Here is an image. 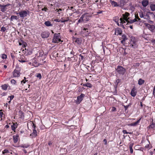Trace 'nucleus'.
Returning a JSON list of instances; mask_svg holds the SVG:
<instances>
[{"instance_id": "nucleus-1", "label": "nucleus", "mask_w": 155, "mask_h": 155, "mask_svg": "<svg viewBox=\"0 0 155 155\" xmlns=\"http://www.w3.org/2000/svg\"><path fill=\"white\" fill-rule=\"evenodd\" d=\"M129 15L130 14L128 12H126L124 14H123L122 15L123 18H120V25L119 24V23L118 22L117 23V25L118 26H120L124 28L123 24L124 23H125V21H126L127 22H128V19H129V18H127Z\"/></svg>"}, {"instance_id": "nucleus-2", "label": "nucleus", "mask_w": 155, "mask_h": 155, "mask_svg": "<svg viewBox=\"0 0 155 155\" xmlns=\"http://www.w3.org/2000/svg\"><path fill=\"white\" fill-rule=\"evenodd\" d=\"M60 38V33H55L53 38V42L54 43H58L61 41L63 42L62 41H61Z\"/></svg>"}, {"instance_id": "nucleus-3", "label": "nucleus", "mask_w": 155, "mask_h": 155, "mask_svg": "<svg viewBox=\"0 0 155 155\" xmlns=\"http://www.w3.org/2000/svg\"><path fill=\"white\" fill-rule=\"evenodd\" d=\"M146 28L148 29L151 32L153 33L155 31V25H154L148 24L147 23L144 24Z\"/></svg>"}, {"instance_id": "nucleus-4", "label": "nucleus", "mask_w": 155, "mask_h": 155, "mask_svg": "<svg viewBox=\"0 0 155 155\" xmlns=\"http://www.w3.org/2000/svg\"><path fill=\"white\" fill-rule=\"evenodd\" d=\"M116 71L119 74H124L125 71V69L120 66H117Z\"/></svg>"}, {"instance_id": "nucleus-5", "label": "nucleus", "mask_w": 155, "mask_h": 155, "mask_svg": "<svg viewBox=\"0 0 155 155\" xmlns=\"http://www.w3.org/2000/svg\"><path fill=\"white\" fill-rule=\"evenodd\" d=\"M28 13H29V11L28 10H22L19 12V13H17V14H19L20 17L23 18L24 17L27 16Z\"/></svg>"}, {"instance_id": "nucleus-6", "label": "nucleus", "mask_w": 155, "mask_h": 155, "mask_svg": "<svg viewBox=\"0 0 155 155\" xmlns=\"http://www.w3.org/2000/svg\"><path fill=\"white\" fill-rule=\"evenodd\" d=\"M32 128H33V132L30 134V136H32V137H35L37 136V131L35 130L36 126L35 124L32 123L31 124Z\"/></svg>"}, {"instance_id": "nucleus-7", "label": "nucleus", "mask_w": 155, "mask_h": 155, "mask_svg": "<svg viewBox=\"0 0 155 155\" xmlns=\"http://www.w3.org/2000/svg\"><path fill=\"white\" fill-rule=\"evenodd\" d=\"M11 5L10 4H8L5 5H0V8H1V11L2 12H4L6 11L7 9V7L8 6Z\"/></svg>"}, {"instance_id": "nucleus-8", "label": "nucleus", "mask_w": 155, "mask_h": 155, "mask_svg": "<svg viewBox=\"0 0 155 155\" xmlns=\"http://www.w3.org/2000/svg\"><path fill=\"white\" fill-rule=\"evenodd\" d=\"M50 33L48 31H46L42 32L41 35L43 38H47L49 36Z\"/></svg>"}, {"instance_id": "nucleus-9", "label": "nucleus", "mask_w": 155, "mask_h": 155, "mask_svg": "<svg viewBox=\"0 0 155 155\" xmlns=\"http://www.w3.org/2000/svg\"><path fill=\"white\" fill-rule=\"evenodd\" d=\"M84 94H81L80 96L77 97V103L79 104L81 102V101L83 100V98L84 96Z\"/></svg>"}, {"instance_id": "nucleus-10", "label": "nucleus", "mask_w": 155, "mask_h": 155, "mask_svg": "<svg viewBox=\"0 0 155 155\" xmlns=\"http://www.w3.org/2000/svg\"><path fill=\"white\" fill-rule=\"evenodd\" d=\"M122 31L120 28H117L115 29V34L116 35H120L122 34Z\"/></svg>"}, {"instance_id": "nucleus-11", "label": "nucleus", "mask_w": 155, "mask_h": 155, "mask_svg": "<svg viewBox=\"0 0 155 155\" xmlns=\"http://www.w3.org/2000/svg\"><path fill=\"white\" fill-rule=\"evenodd\" d=\"M136 89L135 88V87H134L132 88L130 94L132 96L134 97L136 95Z\"/></svg>"}, {"instance_id": "nucleus-12", "label": "nucleus", "mask_w": 155, "mask_h": 155, "mask_svg": "<svg viewBox=\"0 0 155 155\" xmlns=\"http://www.w3.org/2000/svg\"><path fill=\"white\" fill-rule=\"evenodd\" d=\"M13 75L14 77H18L20 76V72L19 71L15 70L13 71Z\"/></svg>"}, {"instance_id": "nucleus-13", "label": "nucleus", "mask_w": 155, "mask_h": 155, "mask_svg": "<svg viewBox=\"0 0 155 155\" xmlns=\"http://www.w3.org/2000/svg\"><path fill=\"white\" fill-rule=\"evenodd\" d=\"M26 59H25V57L22 55L21 56L20 58L19 59L18 61L21 62H25L27 61Z\"/></svg>"}, {"instance_id": "nucleus-14", "label": "nucleus", "mask_w": 155, "mask_h": 155, "mask_svg": "<svg viewBox=\"0 0 155 155\" xmlns=\"http://www.w3.org/2000/svg\"><path fill=\"white\" fill-rule=\"evenodd\" d=\"M140 120L141 118L138 120L135 123L130 124L129 125L131 126H135L140 122Z\"/></svg>"}, {"instance_id": "nucleus-15", "label": "nucleus", "mask_w": 155, "mask_h": 155, "mask_svg": "<svg viewBox=\"0 0 155 155\" xmlns=\"http://www.w3.org/2000/svg\"><path fill=\"white\" fill-rule=\"evenodd\" d=\"M142 5L143 7H146L148 4V1L147 0H144L142 2Z\"/></svg>"}, {"instance_id": "nucleus-16", "label": "nucleus", "mask_w": 155, "mask_h": 155, "mask_svg": "<svg viewBox=\"0 0 155 155\" xmlns=\"http://www.w3.org/2000/svg\"><path fill=\"white\" fill-rule=\"evenodd\" d=\"M129 0H120V5L121 6H123L125 4L127 3Z\"/></svg>"}, {"instance_id": "nucleus-17", "label": "nucleus", "mask_w": 155, "mask_h": 155, "mask_svg": "<svg viewBox=\"0 0 155 155\" xmlns=\"http://www.w3.org/2000/svg\"><path fill=\"white\" fill-rule=\"evenodd\" d=\"M75 42L78 45H81V44L82 40L78 38H75Z\"/></svg>"}, {"instance_id": "nucleus-18", "label": "nucleus", "mask_w": 155, "mask_h": 155, "mask_svg": "<svg viewBox=\"0 0 155 155\" xmlns=\"http://www.w3.org/2000/svg\"><path fill=\"white\" fill-rule=\"evenodd\" d=\"M110 2L111 3V5L114 6H119V5H118L117 4V2L113 1L110 0Z\"/></svg>"}, {"instance_id": "nucleus-19", "label": "nucleus", "mask_w": 155, "mask_h": 155, "mask_svg": "<svg viewBox=\"0 0 155 155\" xmlns=\"http://www.w3.org/2000/svg\"><path fill=\"white\" fill-rule=\"evenodd\" d=\"M147 16L149 19H150V17L153 19H155V15L153 12H150V16L148 15Z\"/></svg>"}, {"instance_id": "nucleus-20", "label": "nucleus", "mask_w": 155, "mask_h": 155, "mask_svg": "<svg viewBox=\"0 0 155 155\" xmlns=\"http://www.w3.org/2000/svg\"><path fill=\"white\" fill-rule=\"evenodd\" d=\"M137 20L136 17V18L133 19L132 20H130L129 21L128 20V22H127V25L128 23H134L136 21H137Z\"/></svg>"}, {"instance_id": "nucleus-21", "label": "nucleus", "mask_w": 155, "mask_h": 155, "mask_svg": "<svg viewBox=\"0 0 155 155\" xmlns=\"http://www.w3.org/2000/svg\"><path fill=\"white\" fill-rule=\"evenodd\" d=\"M45 25L47 26H52V24H51V22L49 21H47L45 22Z\"/></svg>"}, {"instance_id": "nucleus-22", "label": "nucleus", "mask_w": 155, "mask_h": 155, "mask_svg": "<svg viewBox=\"0 0 155 155\" xmlns=\"http://www.w3.org/2000/svg\"><path fill=\"white\" fill-rule=\"evenodd\" d=\"M18 19V17L17 16L15 15H12L10 18V20L11 21H13L14 19H15L16 20H17Z\"/></svg>"}, {"instance_id": "nucleus-23", "label": "nucleus", "mask_w": 155, "mask_h": 155, "mask_svg": "<svg viewBox=\"0 0 155 155\" xmlns=\"http://www.w3.org/2000/svg\"><path fill=\"white\" fill-rule=\"evenodd\" d=\"M84 15H83L81 16L80 17L79 19L78 20V23L77 24H78V23H80L82 21H84Z\"/></svg>"}, {"instance_id": "nucleus-24", "label": "nucleus", "mask_w": 155, "mask_h": 155, "mask_svg": "<svg viewBox=\"0 0 155 155\" xmlns=\"http://www.w3.org/2000/svg\"><path fill=\"white\" fill-rule=\"evenodd\" d=\"M83 86L91 88L92 87V85L90 83H87L86 84H83Z\"/></svg>"}, {"instance_id": "nucleus-25", "label": "nucleus", "mask_w": 155, "mask_h": 155, "mask_svg": "<svg viewBox=\"0 0 155 155\" xmlns=\"http://www.w3.org/2000/svg\"><path fill=\"white\" fill-rule=\"evenodd\" d=\"M18 135L13 136V140L15 143H16L18 141Z\"/></svg>"}, {"instance_id": "nucleus-26", "label": "nucleus", "mask_w": 155, "mask_h": 155, "mask_svg": "<svg viewBox=\"0 0 155 155\" xmlns=\"http://www.w3.org/2000/svg\"><path fill=\"white\" fill-rule=\"evenodd\" d=\"M84 15V21H88L89 19L88 16L86 14H83Z\"/></svg>"}, {"instance_id": "nucleus-27", "label": "nucleus", "mask_w": 155, "mask_h": 155, "mask_svg": "<svg viewBox=\"0 0 155 155\" xmlns=\"http://www.w3.org/2000/svg\"><path fill=\"white\" fill-rule=\"evenodd\" d=\"M148 127L149 128L155 129V123H152V124L150 125H149Z\"/></svg>"}, {"instance_id": "nucleus-28", "label": "nucleus", "mask_w": 155, "mask_h": 155, "mask_svg": "<svg viewBox=\"0 0 155 155\" xmlns=\"http://www.w3.org/2000/svg\"><path fill=\"white\" fill-rule=\"evenodd\" d=\"M144 82V81L142 80L141 78L138 81V84L139 85H142V84H143Z\"/></svg>"}, {"instance_id": "nucleus-29", "label": "nucleus", "mask_w": 155, "mask_h": 155, "mask_svg": "<svg viewBox=\"0 0 155 155\" xmlns=\"http://www.w3.org/2000/svg\"><path fill=\"white\" fill-rule=\"evenodd\" d=\"M120 82V79H118L116 81L115 83V84L116 85L115 87H114L115 88V91L116 92V88L117 86L118 85V84Z\"/></svg>"}, {"instance_id": "nucleus-30", "label": "nucleus", "mask_w": 155, "mask_h": 155, "mask_svg": "<svg viewBox=\"0 0 155 155\" xmlns=\"http://www.w3.org/2000/svg\"><path fill=\"white\" fill-rule=\"evenodd\" d=\"M133 146V143H131L130 144L129 148H130V152L131 153H132L133 152V150L132 148Z\"/></svg>"}, {"instance_id": "nucleus-31", "label": "nucleus", "mask_w": 155, "mask_h": 155, "mask_svg": "<svg viewBox=\"0 0 155 155\" xmlns=\"http://www.w3.org/2000/svg\"><path fill=\"white\" fill-rule=\"evenodd\" d=\"M150 8L151 10L152 11H154L155 10V5L151 4L150 6Z\"/></svg>"}, {"instance_id": "nucleus-32", "label": "nucleus", "mask_w": 155, "mask_h": 155, "mask_svg": "<svg viewBox=\"0 0 155 155\" xmlns=\"http://www.w3.org/2000/svg\"><path fill=\"white\" fill-rule=\"evenodd\" d=\"M2 88L4 90H6L7 89L8 86L7 84H5L4 85H2Z\"/></svg>"}, {"instance_id": "nucleus-33", "label": "nucleus", "mask_w": 155, "mask_h": 155, "mask_svg": "<svg viewBox=\"0 0 155 155\" xmlns=\"http://www.w3.org/2000/svg\"><path fill=\"white\" fill-rule=\"evenodd\" d=\"M139 15L140 17L141 18H146L145 17H144V15L142 12H140L139 13Z\"/></svg>"}, {"instance_id": "nucleus-34", "label": "nucleus", "mask_w": 155, "mask_h": 155, "mask_svg": "<svg viewBox=\"0 0 155 155\" xmlns=\"http://www.w3.org/2000/svg\"><path fill=\"white\" fill-rule=\"evenodd\" d=\"M122 38L123 39V40H124L125 41L127 40V38L126 36L125 35H123L122 36Z\"/></svg>"}, {"instance_id": "nucleus-35", "label": "nucleus", "mask_w": 155, "mask_h": 155, "mask_svg": "<svg viewBox=\"0 0 155 155\" xmlns=\"http://www.w3.org/2000/svg\"><path fill=\"white\" fill-rule=\"evenodd\" d=\"M110 110L111 111H112V112L115 111H116V108H115L114 107H111L110 108Z\"/></svg>"}, {"instance_id": "nucleus-36", "label": "nucleus", "mask_w": 155, "mask_h": 155, "mask_svg": "<svg viewBox=\"0 0 155 155\" xmlns=\"http://www.w3.org/2000/svg\"><path fill=\"white\" fill-rule=\"evenodd\" d=\"M11 128L12 129V130L15 132V130L16 129V127H15L14 125H11Z\"/></svg>"}, {"instance_id": "nucleus-37", "label": "nucleus", "mask_w": 155, "mask_h": 155, "mask_svg": "<svg viewBox=\"0 0 155 155\" xmlns=\"http://www.w3.org/2000/svg\"><path fill=\"white\" fill-rule=\"evenodd\" d=\"M37 77L39 79H41V74L38 73L37 75Z\"/></svg>"}, {"instance_id": "nucleus-38", "label": "nucleus", "mask_w": 155, "mask_h": 155, "mask_svg": "<svg viewBox=\"0 0 155 155\" xmlns=\"http://www.w3.org/2000/svg\"><path fill=\"white\" fill-rule=\"evenodd\" d=\"M16 82V81L15 80H14V79H12L11 81V83L12 84H14V85H15V84Z\"/></svg>"}, {"instance_id": "nucleus-39", "label": "nucleus", "mask_w": 155, "mask_h": 155, "mask_svg": "<svg viewBox=\"0 0 155 155\" xmlns=\"http://www.w3.org/2000/svg\"><path fill=\"white\" fill-rule=\"evenodd\" d=\"M9 152L8 150L7 149H5L2 151L3 154H5Z\"/></svg>"}, {"instance_id": "nucleus-40", "label": "nucleus", "mask_w": 155, "mask_h": 155, "mask_svg": "<svg viewBox=\"0 0 155 155\" xmlns=\"http://www.w3.org/2000/svg\"><path fill=\"white\" fill-rule=\"evenodd\" d=\"M148 24H150V25H153V24L154 23L153 21L150 20H148Z\"/></svg>"}, {"instance_id": "nucleus-41", "label": "nucleus", "mask_w": 155, "mask_h": 155, "mask_svg": "<svg viewBox=\"0 0 155 155\" xmlns=\"http://www.w3.org/2000/svg\"><path fill=\"white\" fill-rule=\"evenodd\" d=\"M2 59H5L7 58V55L4 54H2Z\"/></svg>"}, {"instance_id": "nucleus-42", "label": "nucleus", "mask_w": 155, "mask_h": 155, "mask_svg": "<svg viewBox=\"0 0 155 155\" xmlns=\"http://www.w3.org/2000/svg\"><path fill=\"white\" fill-rule=\"evenodd\" d=\"M6 28L4 27H2L1 28V31H2L4 32Z\"/></svg>"}, {"instance_id": "nucleus-43", "label": "nucleus", "mask_w": 155, "mask_h": 155, "mask_svg": "<svg viewBox=\"0 0 155 155\" xmlns=\"http://www.w3.org/2000/svg\"><path fill=\"white\" fill-rule=\"evenodd\" d=\"M61 22L62 23L66 21H67L68 20H66L65 19H61L60 20Z\"/></svg>"}, {"instance_id": "nucleus-44", "label": "nucleus", "mask_w": 155, "mask_h": 155, "mask_svg": "<svg viewBox=\"0 0 155 155\" xmlns=\"http://www.w3.org/2000/svg\"><path fill=\"white\" fill-rule=\"evenodd\" d=\"M129 105H126V106H125V105L124 106V107L125 110H127L128 109V108L129 107Z\"/></svg>"}, {"instance_id": "nucleus-45", "label": "nucleus", "mask_w": 155, "mask_h": 155, "mask_svg": "<svg viewBox=\"0 0 155 155\" xmlns=\"http://www.w3.org/2000/svg\"><path fill=\"white\" fill-rule=\"evenodd\" d=\"M21 147L24 148H27L28 147V145H22Z\"/></svg>"}, {"instance_id": "nucleus-46", "label": "nucleus", "mask_w": 155, "mask_h": 155, "mask_svg": "<svg viewBox=\"0 0 155 155\" xmlns=\"http://www.w3.org/2000/svg\"><path fill=\"white\" fill-rule=\"evenodd\" d=\"M14 95H12L9 97H10V101L13 99V98H14Z\"/></svg>"}, {"instance_id": "nucleus-47", "label": "nucleus", "mask_w": 155, "mask_h": 155, "mask_svg": "<svg viewBox=\"0 0 155 155\" xmlns=\"http://www.w3.org/2000/svg\"><path fill=\"white\" fill-rule=\"evenodd\" d=\"M25 79H26L24 77V79L21 81V84H22V82H23L24 83H25V82L27 81H26V80H25Z\"/></svg>"}, {"instance_id": "nucleus-48", "label": "nucleus", "mask_w": 155, "mask_h": 155, "mask_svg": "<svg viewBox=\"0 0 155 155\" xmlns=\"http://www.w3.org/2000/svg\"><path fill=\"white\" fill-rule=\"evenodd\" d=\"M19 114H21V116H22V115L24 116V115H23L24 113L22 111L20 110L19 111Z\"/></svg>"}, {"instance_id": "nucleus-49", "label": "nucleus", "mask_w": 155, "mask_h": 155, "mask_svg": "<svg viewBox=\"0 0 155 155\" xmlns=\"http://www.w3.org/2000/svg\"><path fill=\"white\" fill-rule=\"evenodd\" d=\"M123 133L124 134H128V132H127L126 130H124L123 131Z\"/></svg>"}, {"instance_id": "nucleus-50", "label": "nucleus", "mask_w": 155, "mask_h": 155, "mask_svg": "<svg viewBox=\"0 0 155 155\" xmlns=\"http://www.w3.org/2000/svg\"><path fill=\"white\" fill-rule=\"evenodd\" d=\"M79 56L81 57V59L83 60L84 58L83 56H82L81 54H80Z\"/></svg>"}, {"instance_id": "nucleus-51", "label": "nucleus", "mask_w": 155, "mask_h": 155, "mask_svg": "<svg viewBox=\"0 0 155 155\" xmlns=\"http://www.w3.org/2000/svg\"><path fill=\"white\" fill-rule=\"evenodd\" d=\"M69 56H70V57H68V60H69L70 61V60H71V58H72L73 57V56L70 55Z\"/></svg>"}, {"instance_id": "nucleus-52", "label": "nucleus", "mask_w": 155, "mask_h": 155, "mask_svg": "<svg viewBox=\"0 0 155 155\" xmlns=\"http://www.w3.org/2000/svg\"><path fill=\"white\" fill-rule=\"evenodd\" d=\"M47 9L45 7L42 9V10L45 11H46Z\"/></svg>"}, {"instance_id": "nucleus-53", "label": "nucleus", "mask_w": 155, "mask_h": 155, "mask_svg": "<svg viewBox=\"0 0 155 155\" xmlns=\"http://www.w3.org/2000/svg\"><path fill=\"white\" fill-rule=\"evenodd\" d=\"M17 123H16L14 124L13 125H14L15 127H16H16H17Z\"/></svg>"}, {"instance_id": "nucleus-54", "label": "nucleus", "mask_w": 155, "mask_h": 155, "mask_svg": "<svg viewBox=\"0 0 155 155\" xmlns=\"http://www.w3.org/2000/svg\"><path fill=\"white\" fill-rule=\"evenodd\" d=\"M104 144H107V140L106 139L104 140Z\"/></svg>"}, {"instance_id": "nucleus-55", "label": "nucleus", "mask_w": 155, "mask_h": 155, "mask_svg": "<svg viewBox=\"0 0 155 155\" xmlns=\"http://www.w3.org/2000/svg\"><path fill=\"white\" fill-rule=\"evenodd\" d=\"M125 41H124V40H122L121 41V43L123 44H124L125 43Z\"/></svg>"}, {"instance_id": "nucleus-56", "label": "nucleus", "mask_w": 155, "mask_h": 155, "mask_svg": "<svg viewBox=\"0 0 155 155\" xmlns=\"http://www.w3.org/2000/svg\"><path fill=\"white\" fill-rule=\"evenodd\" d=\"M52 144V143L51 142V141H50L48 143V144L49 146H50L51 145V144Z\"/></svg>"}, {"instance_id": "nucleus-57", "label": "nucleus", "mask_w": 155, "mask_h": 155, "mask_svg": "<svg viewBox=\"0 0 155 155\" xmlns=\"http://www.w3.org/2000/svg\"><path fill=\"white\" fill-rule=\"evenodd\" d=\"M137 20V19L138 21H140V19L138 17L137 18H136Z\"/></svg>"}, {"instance_id": "nucleus-58", "label": "nucleus", "mask_w": 155, "mask_h": 155, "mask_svg": "<svg viewBox=\"0 0 155 155\" xmlns=\"http://www.w3.org/2000/svg\"><path fill=\"white\" fill-rule=\"evenodd\" d=\"M9 127V125L7 124L5 126V127L6 128H8Z\"/></svg>"}, {"instance_id": "nucleus-59", "label": "nucleus", "mask_w": 155, "mask_h": 155, "mask_svg": "<svg viewBox=\"0 0 155 155\" xmlns=\"http://www.w3.org/2000/svg\"><path fill=\"white\" fill-rule=\"evenodd\" d=\"M127 53L126 52L125 50L124 51V52L123 53V55H125Z\"/></svg>"}, {"instance_id": "nucleus-60", "label": "nucleus", "mask_w": 155, "mask_h": 155, "mask_svg": "<svg viewBox=\"0 0 155 155\" xmlns=\"http://www.w3.org/2000/svg\"><path fill=\"white\" fill-rule=\"evenodd\" d=\"M55 21H57V22H61V21H60V20H58V19H56L55 20Z\"/></svg>"}, {"instance_id": "nucleus-61", "label": "nucleus", "mask_w": 155, "mask_h": 155, "mask_svg": "<svg viewBox=\"0 0 155 155\" xmlns=\"http://www.w3.org/2000/svg\"><path fill=\"white\" fill-rule=\"evenodd\" d=\"M74 54V52L73 51H71V54Z\"/></svg>"}, {"instance_id": "nucleus-62", "label": "nucleus", "mask_w": 155, "mask_h": 155, "mask_svg": "<svg viewBox=\"0 0 155 155\" xmlns=\"http://www.w3.org/2000/svg\"><path fill=\"white\" fill-rule=\"evenodd\" d=\"M88 30V29L85 28H84L83 29L84 31H86L87 30Z\"/></svg>"}, {"instance_id": "nucleus-63", "label": "nucleus", "mask_w": 155, "mask_h": 155, "mask_svg": "<svg viewBox=\"0 0 155 155\" xmlns=\"http://www.w3.org/2000/svg\"><path fill=\"white\" fill-rule=\"evenodd\" d=\"M23 151L25 152V153H26L27 152V151H26V150H25V149L23 150Z\"/></svg>"}, {"instance_id": "nucleus-64", "label": "nucleus", "mask_w": 155, "mask_h": 155, "mask_svg": "<svg viewBox=\"0 0 155 155\" xmlns=\"http://www.w3.org/2000/svg\"><path fill=\"white\" fill-rule=\"evenodd\" d=\"M130 28L131 29H133V26H132V25H130Z\"/></svg>"}]
</instances>
